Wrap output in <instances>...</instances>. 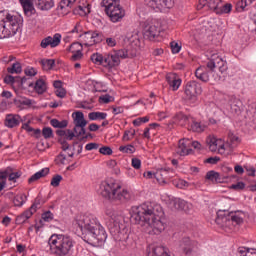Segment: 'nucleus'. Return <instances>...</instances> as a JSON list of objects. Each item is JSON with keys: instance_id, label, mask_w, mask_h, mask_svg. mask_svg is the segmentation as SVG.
I'll use <instances>...</instances> for the list:
<instances>
[{"instance_id": "obj_7", "label": "nucleus", "mask_w": 256, "mask_h": 256, "mask_svg": "<svg viewBox=\"0 0 256 256\" xmlns=\"http://www.w3.org/2000/svg\"><path fill=\"white\" fill-rule=\"evenodd\" d=\"M137 57V51H129L127 49L112 50L105 54L104 67L106 69H115L121 65V59H133Z\"/></svg>"}, {"instance_id": "obj_2", "label": "nucleus", "mask_w": 256, "mask_h": 256, "mask_svg": "<svg viewBox=\"0 0 256 256\" xmlns=\"http://www.w3.org/2000/svg\"><path fill=\"white\" fill-rule=\"evenodd\" d=\"M72 225L76 231H80L84 235L87 243L93 245H103L107 241V232L101 226L97 217L93 214H79L77 215Z\"/></svg>"}, {"instance_id": "obj_46", "label": "nucleus", "mask_w": 256, "mask_h": 256, "mask_svg": "<svg viewBox=\"0 0 256 256\" xmlns=\"http://www.w3.org/2000/svg\"><path fill=\"white\" fill-rule=\"evenodd\" d=\"M21 71H23V67L21 66V63H19V62H15L12 64L11 67L7 68V72L11 73L12 75L14 73L19 74V73H21Z\"/></svg>"}, {"instance_id": "obj_26", "label": "nucleus", "mask_w": 256, "mask_h": 256, "mask_svg": "<svg viewBox=\"0 0 256 256\" xmlns=\"http://www.w3.org/2000/svg\"><path fill=\"white\" fill-rule=\"evenodd\" d=\"M207 126L205 124H201V122H197L195 118H190V122L188 124V130L193 131V133H203Z\"/></svg>"}, {"instance_id": "obj_6", "label": "nucleus", "mask_w": 256, "mask_h": 256, "mask_svg": "<svg viewBox=\"0 0 256 256\" xmlns=\"http://www.w3.org/2000/svg\"><path fill=\"white\" fill-rule=\"evenodd\" d=\"M244 216L243 211L227 212L225 210H219L215 221L223 229H227V227L233 229L237 225H243Z\"/></svg>"}, {"instance_id": "obj_59", "label": "nucleus", "mask_w": 256, "mask_h": 256, "mask_svg": "<svg viewBox=\"0 0 256 256\" xmlns=\"http://www.w3.org/2000/svg\"><path fill=\"white\" fill-rule=\"evenodd\" d=\"M99 153L102 155H113V150L109 146H103L99 149Z\"/></svg>"}, {"instance_id": "obj_50", "label": "nucleus", "mask_w": 256, "mask_h": 256, "mask_svg": "<svg viewBox=\"0 0 256 256\" xmlns=\"http://www.w3.org/2000/svg\"><path fill=\"white\" fill-rule=\"evenodd\" d=\"M207 3H208L209 9H211L212 11H215L216 13L217 11H219L221 0H209Z\"/></svg>"}, {"instance_id": "obj_48", "label": "nucleus", "mask_w": 256, "mask_h": 256, "mask_svg": "<svg viewBox=\"0 0 256 256\" xmlns=\"http://www.w3.org/2000/svg\"><path fill=\"white\" fill-rule=\"evenodd\" d=\"M8 171V181L12 183H17V179L21 177V172H12L11 168H7Z\"/></svg>"}, {"instance_id": "obj_12", "label": "nucleus", "mask_w": 256, "mask_h": 256, "mask_svg": "<svg viewBox=\"0 0 256 256\" xmlns=\"http://www.w3.org/2000/svg\"><path fill=\"white\" fill-rule=\"evenodd\" d=\"M144 3L147 7L159 13L165 11V9H172L175 0H144Z\"/></svg>"}, {"instance_id": "obj_57", "label": "nucleus", "mask_w": 256, "mask_h": 256, "mask_svg": "<svg viewBox=\"0 0 256 256\" xmlns=\"http://www.w3.org/2000/svg\"><path fill=\"white\" fill-rule=\"evenodd\" d=\"M67 159V156H65V154L63 153H60L56 159H55V162L57 165H65V161Z\"/></svg>"}, {"instance_id": "obj_38", "label": "nucleus", "mask_w": 256, "mask_h": 256, "mask_svg": "<svg viewBox=\"0 0 256 256\" xmlns=\"http://www.w3.org/2000/svg\"><path fill=\"white\" fill-rule=\"evenodd\" d=\"M253 1L255 0H240L236 4V11H238V13H242V11H245L247 7L253 3Z\"/></svg>"}, {"instance_id": "obj_52", "label": "nucleus", "mask_w": 256, "mask_h": 256, "mask_svg": "<svg viewBox=\"0 0 256 256\" xmlns=\"http://www.w3.org/2000/svg\"><path fill=\"white\" fill-rule=\"evenodd\" d=\"M39 207H41V198L36 197L32 206L28 210H30L31 213L35 214L37 213V209H39Z\"/></svg>"}, {"instance_id": "obj_33", "label": "nucleus", "mask_w": 256, "mask_h": 256, "mask_svg": "<svg viewBox=\"0 0 256 256\" xmlns=\"http://www.w3.org/2000/svg\"><path fill=\"white\" fill-rule=\"evenodd\" d=\"M192 118L193 117L187 116V115L180 112V113L176 114L175 121H176V123H178V125H181L182 127H185V125L189 126L190 120Z\"/></svg>"}, {"instance_id": "obj_13", "label": "nucleus", "mask_w": 256, "mask_h": 256, "mask_svg": "<svg viewBox=\"0 0 256 256\" xmlns=\"http://www.w3.org/2000/svg\"><path fill=\"white\" fill-rule=\"evenodd\" d=\"M201 93V84L197 83L195 80L187 82L185 86V95L189 101L195 103V101H197V95H201Z\"/></svg>"}, {"instance_id": "obj_47", "label": "nucleus", "mask_w": 256, "mask_h": 256, "mask_svg": "<svg viewBox=\"0 0 256 256\" xmlns=\"http://www.w3.org/2000/svg\"><path fill=\"white\" fill-rule=\"evenodd\" d=\"M129 42L132 47H141V38L138 33L132 34V36L129 37Z\"/></svg>"}, {"instance_id": "obj_3", "label": "nucleus", "mask_w": 256, "mask_h": 256, "mask_svg": "<svg viewBox=\"0 0 256 256\" xmlns=\"http://www.w3.org/2000/svg\"><path fill=\"white\" fill-rule=\"evenodd\" d=\"M23 25L21 16H14L7 11H0V39H7L17 34Z\"/></svg>"}, {"instance_id": "obj_39", "label": "nucleus", "mask_w": 256, "mask_h": 256, "mask_svg": "<svg viewBox=\"0 0 256 256\" xmlns=\"http://www.w3.org/2000/svg\"><path fill=\"white\" fill-rule=\"evenodd\" d=\"M40 64L44 71H51L53 67H55V60L54 59H42L40 60Z\"/></svg>"}, {"instance_id": "obj_60", "label": "nucleus", "mask_w": 256, "mask_h": 256, "mask_svg": "<svg viewBox=\"0 0 256 256\" xmlns=\"http://www.w3.org/2000/svg\"><path fill=\"white\" fill-rule=\"evenodd\" d=\"M230 189H234V191H243V189H245V183L244 182H238L236 184H232L230 186Z\"/></svg>"}, {"instance_id": "obj_30", "label": "nucleus", "mask_w": 256, "mask_h": 256, "mask_svg": "<svg viewBox=\"0 0 256 256\" xmlns=\"http://www.w3.org/2000/svg\"><path fill=\"white\" fill-rule=\"evenodd\" d=\"M36 7L40 9V11H49V9H53L55 3L53 0H33Z\"/></svg>"}, {"instance_id": "obj_27", "label": "nucleus", "mask_w": 256, "mask_h": 256, "mask_svg": "<svg viewBox=\"0 0 256 256\" xmlns=\"http://www.w3.org/2000/svg\"><path fill=\"white\" fill-rule=\"evenodd\" d=\"M206 143H207L210 151H212V152L218 151V153H219V147H221V145H223V141L221 139H217V138L211 137V136H209L206 139Z\"/></svg>"}, {"instance_id": "obj_51", "label": "nucleus", "mask_w": 256, "mask_h": 256, "mask_svg": "<svg viewBox=\"0 0 256 256\" xmlns=\"http://www.w3.org/2000/svg\"><path fill=\"white\" fill-rule=\"evenodd\" d=\"M233 6L231 4L220 5L216 13L223 15V13H231Z\"/></svg>"}, {"instance_id": "obj_31", "label": "nucleus", "mask_w": 256, "mask_h": 256, "mask_svg": "<svg viewBox=\"0 0 256 256\" xmlns=\"http://www.w3.org/2000/svg\"><path fill=\"white\" fill-rule=\"evenodd\" d=\"M186 202L185 200H181L179 198H173L169 201L170 209H174L177 211H183L185 209Z\"/></svg>"}, {"instance_id": "obj_24", "label": "nucleus", "mask_w": 256, "mask_h": 256, "mask_svg": "<svg viewBox=\"0 0 256 256\" xmlns=\"http://www.w3.org/2000/svg\"><path fill=\"white\" fill-rule=\"evenodd\" d=\"M205 179L211 181V183H225V177H223L219 172H215L214 170L208 171L206 173Z\"/></svg>"}, {"instance_id": "obj_10", "label": "nucleus", "mask_w": 256, "mask_h": 256, "mask_svg": "<svg viewBox=\"0 0 256 256\" xmlns=\"http://www.w3.org/2000/svg\"><path fill=\"white\" fill-rule=\"evenodd\" d=\"M79 41L85 47H93V45H97V43L103 41V34L98 31H87L79 34Z\"/></svg>"}, {"instance_id": "obj_55", "label": "nucleus", "mask_w": 256, "mask_h": 256, "mask_svg": "<svg viewBox=\"0 0 256 256\" xmlns=\"http://www.w3.org/2000/svg\"><path fill=\"white\" fill-rule=\"evenodd\" d=\"M42 135L44 139H51L53 137V129L51 127H44L42 129Z\"/></svg>"}, {"instance_id": "obj_34", "label": "nucleus", "mask_w": 256, "mask_h": 256, "mask_svg": "<svg viewBox=\"0 0 256 256\" xmlns=\"http://www.w3.org/2000/svg\"><path fill=\"white\" fill-rule=\"evenodd\" d=\"M34 91L36 93H38V95H43V93H45V91H47V84L45 83V80L38 79L35 82Z\"/></svg>"}, {"instance_id": "obj_4", "label": "nucleus", "mask_w": 256, "mask_h": 256, "mask_svg": "<svg viewBox=\"0 0 256 256\" xmlns=\"http://www.w3.org/2000/svg\"><path fill=\"white\" fill-rule=\"evenodd\" d=\"M105 215L110 219L108 227L114 239L116 241H125L129 239V229H127V225L123 223V218L117 214L115 209L111 207L106 208Z\"/></svg>"}, {"instance_id": "obj_29", "label": "nucleus", "mask_w": 256, "mask_h": 256, "mask_svg": "<svg viewBox=\"0 0 256 256\" xmlns=\"http://www.w3.org/2000/svg\"><path fill=\"white\" fill-rule=\"evenodd\" d=\"M223 61V58L218 54H212L210 60L207 62V68L211 73H214L217 65H219Z\"/></svg>"}, {"instance_id": "obj_53", "label": "nucleus", "mask_w": 256, "mask_h": 256, "mask_svg": "<svg viewBox=\"0 0 256 256\" xmlns=\"http://www.w3.org/2000/svg\"><path fill=\"white\" fill-rule=\"evenodd\" d=\"M61 181H63V176L57 174L53 176L50 185H52V187H59Z\"/></svg>"}, {"instance_id": "obj_22", "label": "nucleus", "mask_w": 256, "mask_h": 256, "mask_svg": "<svg viewBox=\"0 0 256 256\" xmlns=\"http://www.w3.org/2000/svg\"><path fill=\"white\" fill-rule=\"evenodd\" d=\"M19 2L23 7V11L26 17H32V15L37 13L35 6H33V0H19Z\"/></svg>"}, {"instance_id": "obj_61", "label": "nucleus", "mask_w": 256, "mask_h": 256, "mask_svg": "<svg viewBox=\"0 0 256 256\" xmlns=\"http://www.w3.org/2000/svg\"><path fill=\"white\" fill-rule=\"evenodd\" d=\"M170 47H171L172 53L174 54H177L179 53V51H181V46L177 42H171Z\"/></svg>"}, {"instance_id": "obj_40", "label": "nucleus", "mask_w": 256, "mask_h": 256, "mask_svg": "<svg viewBox=\"0 0 256 256\" xmlns=\"http://www.w3.org/2000/svg\"><path fill=\"white\" fill-rule=\"evenodd\" d=\"M90 121L105 120L107 119V113L105 112H91L88 114Z\"/></svg>"}, {"instance_id": "obj_19", "label": "nucleus", "mask_w": 256, "mask_h": 256, "mask_svg": "<svg viewBox=\"0 0 256 256\" xmlns=\"http://www.w3.org/2000/svg\"><path fill=\"white\" fill-rule=\"evenodd\" d=\"M169 171H171L170 168H160L156 170L154 176L158 183H160V185L167 183V181H169V179L171 178V176L169 175Z\"/></svg>"}, {"instance_id": "obj_62", "label": "nucleus", "mask_w": 256, "mask_h": 256, "mask_svg": "<svg viewBox=\"0 0 256 256\" xmlns=\"http://www.w3.org/2000/svg\"><path fill=\"white\" fill-rule=\"evenodd\" d=\"M42 219L47 223L51 222V220L53 219V213H51V211L44 212L42 214Z\"/></svg>"}, {"instance_id": "obj_32", "label": "nucleus", "mask_w": 256, "mask_h": 256, "mask_svg": "<svg viewBox=\"0 0 256 256\" xmlns=\"http://www.w3.org/2000/svg\"><path fill=\"white\" fill-rule=\"evenodd\" d=\"M49 175V168H43L40 171L36 172L28 179V183H35V181H39V179H43V177H47Z\"/></svg>"}, {"instance_id": "obj_5", "label": "nucleus", "mask_w": 256, "mask_h": 256, "mask_svg": "<svg viewBox=\"0 0 256 256\" xmlns=\"http://www.w3.org/2000/svg\"><path fill=\"white\" fill-rule=\"evenodd\" d=\"M48 244L52 255L56 256H68L73 253V247H75V241L73 238L63 234H53Z\"/></svg>"}, {"instance_id": "obj_64", "label": "nucleus", "mask_w": 256, "mask_h": 256, "mask_svg": "<svg viewBox=\"0 0 256 256\" xmlns=\"http://www.w3.org/2000/svg\"><path fill=\"white\" fill-rule=\"evenodd\" d=\"M239 253H241V256H256V251L255 250H252V251H243V250H239Z\"/></svg>"}, {"instance_id": "obj_20", "label": "nucleus", "mask_w": 256, "mask_h": 256, "mask_svg": "<svg viewBox=\"0 0 256 256\" xmlns=\"http://www.w3.org/2000/svg\"><path fill=\"white\" fill-rule=\"evenodd\" d=\"M229 104L231 113L234 115H241V111H243V102L239 98L231 96Z\"/></svg>"}, {"instance_id": "obj_43", "label": "nucleus", "mask_w": 256, "mask_h": 256, "mask_svg": "<svg viewBox=\"0 0 256 256\" xmlns=\"http://www.w3.org/2000/svg\"><path fill=\"white\" fill-rule=\"evenodd\" d=\"M76 1L77 0H61L59 8L61 10L66 9V11H71V9L73 8V5H75Z\"/></svg>"}, {"instance_id": "obj_18", "label": "nucleus", "mask_w": 256, "mask_h": 256, "mask_svg": "<svg viewBox=\"0 0 256 256\" xmlns=\"http://www.w3.org/2000/svg\"><path fill=\"white\" fill-rule=\"evenodd\" d=\"M189 145H191V140L185 138L179 140L178 147L176 149L177 154L181 155V157L189 155V153H191V148H189Z\"/></svg>"}, {"instance_id": "obj_54", "label": "nucleus", "mask_w": 256, "mask_h": 256, "mask_svg": "<svg viewBox=\"0 0 256 256\" xmlns=\"http://www.w3.org/2000/svg\"><path fill=\"white\" fill-rule=\"evenodd\" d=\"M119 151H121L122 153L133 154L135 153V146L133 145L120 146Z\"/></svg>"}, {"instance_id": "obj_41", "label": "nucleus", "mask_w": 256, "mask_h": 256, "mask_svg": "<svg viewBox=\"0 0 256 256\" xmlns=\"http://www.w3.org/2000/svg\"><path fill=\"white\" fill-rule=\"evenodd\" d=\"M50 125H52V127H54L55 129H65V127L69 125V122L67 120L59 121L57 119H52L50 121Z\"/></svg>"}, {"instance_id": "obj_44", "label": "nucleus", "mask_w": 256, "mask_h": 256, "mask_svg": "<svg viewBox=\"0 0 256 256\" xmlns=\"http://www.w3.org/2000/svg\"><path fill=\"white\" fill-rule=\"evenodd\" d=\"M68 51L70 53H83V44L81 42H74L69 46Z\"/></svg>"}, {"instance_id": "obj_42", "label": "nucleus", "mask_w": 256, "mask_h": 256, "mask_svg": "<svg viewBox=\"0 0 256 256\" xmlns=\"http://www.w3.org/2000/svg\"><path fill=\"white\" fill-rule=\"evenodd\" d=\"M167 254V249L163 246H156L153 248L152 252L148 256H165Z\"/></svg>"}, {"instance_id": "obj_56", "label": "nucleus", "mask_w": 256, "mask_h": 256, "mask_svg": "<svg viewBox=\"0 0 256 256\" xmlns=\"http://www.w3.org/2000/svg\"><path fill=\"white\" fill-rule=\"evenodd\" d=\"M149 121V117H140V118H137L135 120H133V125L135 127H140V125H143V123H148Z\"/></svg>"}, {"instance_id": "obj_9", "label": "nucleus", "mask_w": 256, "mask_h": 256, "mask_svg": "<svg viewBox=\"0 0 256 256\" xmlns=\"http://www.w3.org/2000/svg\"><path fill=\"white\" fill-rule=\"evenodd\" d=\"M118 189H121V184L117 183V180L113 178H108L100 183L98 193L107 201L112 202Z\"/></svg>"}, {"instance_id": "obj_45", "label": "nucleus", "mask_w": 256, "mask_h": 256, "mask_svg": "<svg viewBox=\"0 0 256 256\" xmlns=\"http://www.w3.org/2000/svg\"><path fill=\"white\" fill-rule=\"evenodd\" d=\"M15 105H23L25 107H31L34 105L35 101L29 99V98H20L14 100Z\"/></svg>"}, {"instance_id": "obj_21", "label": "nucleus", "mask_w": 256, "mask_h": 256, "mask_svg": "<svg viewBox=\"0 0 256 256\" xmlns=\"http://www.w3.org/2000/svg\"><path fill=\"white\" fill-rule=\"evenodd\" d=\"M166 81L172 91H177L181 87V78L175 73H169L166 75Z\"/></svg>"}, {"instance_id": "obj_16", "label": "nucleus", "mask_w": 256, "mask_h": 256, "mask_svg": "<svg viewBox=\"0 0 256 256\" xmlns=\"http://www.w3.org/2000/svg\"><path fill=\"white\" fill-rule=\"evenodd\" d=\"M159 33H161V29H159V26L153 23L145 22L143 29L144 39H147L148 41H155V39L159 37Z\"/></svg>"}, {"instance_id": "obj_8", "label": "nucleus", "mask_w": 256, "mask_h": 256, "mask_svg": "<svg viewBox=\"0 0 256 256\" xmlns=\"http://www.w3.org/2000/svg\"><path fill=\"white\" fill-rule=\"evenodd\" d=\"M101 7L109 17L112 23H121L125 17V9L122 8L121 4L117 0H102Z\"/></svg>"}, {"instance_id": "obj_1", "label": "nucleus", "mask_w": 256, "mask_h": 256, "mask_svg": "<svg viewBox=\"0 0 256 256\" xmlns=\"http://www.w3.org/2000/svg\"><path fill=\"white\" fill-rule=\"evenodd\" d=\"M163 207L155 202H144L139 206L132 208L131 220L136 225H147L152 229L150 234L160 235L165 231V222H163Z\"/></svg>"}, {"instance_id": "obj_11", "label": "nucleus", "mask_w": 256, "mask_h": 256, "mask_svg": "<svg viewBox=\"0 0 256 256\" xmlns=\"http://www.w3.org/2000/svg\"><path fill=\"white\" fill-rule=\"evenodd\" d=\"M74 121V133H76V137H82L85 135V127H87V120H85V114L81 111L73 112L72 114Z\"/></svg>"}, {"instance_id": "obj_49", "label": "nucleus", "mask_w": 256, "mask_h": 256, "mask_svg": "<svg viewBox=\"0 0 256 256\" xmlns=\"http://www.w3.org/2000/svg\"><path fill=\"white\" fill-rule=\"evenodd\" d=\"M74 13H79V15H89V13H91V5L88 4L84 8L83 6H78V8L74 10Z\"/></svg>"}, {"instance_id": "obj_23", "label": "nucleus", "mask_w": 256, "mask_h": 256, "mask_svg": "<svg viewBox=\"0 0 256 256\" xmlns=\"http://www.w3.org/2000/svg\"><path fill=\"white\" fill-rule=\"evenodd\" d=\"M209 68L206 66H200L195 71V77L199 79V81H202L203 83H207L209 81V73L211 70H208Z\"/></svg>"}, {"instance_id": "obj_17", "label": "nucleus", "mask_w": 256, "mask_h": 256, "mask_svg": "<svg viewBox=\"0 0 256 256\" xmlns=\"http://www.w3.org/2000/svg\"><path fill=\"white\" fill-rule=\"evenodd\" d=\"M59 45H61V34L59 33L54 34L53 37L48 36L42 39L40 43L42 49H47L48 47L54 49V47H59Z\"/></svg>"}, {"instance_id": "obj_25", "label": "nucleus", "mask_w": 256, "mask_h": 256, "mask_svg": "<svg viewBox=\"0 0 256 256\" xmlns=\"http://www.w3.org/2000/svg\"><path fill=\"white\" fill-rule=\"evenodd\" d=\"M19 123H21V116L18 114H8L5 119L6 127L9 129H13V127H18Z\"/></svg>"}, {"instance_id": "obj_63", "label": "nucleus", "mask_w": 256, "mask_h": 256, "mask_svg": "<svg viewBox=\"0 0 256 256\" xmlns=\"http://www.w3.org/2000/svg\"><path fill=\"white\" fill-rule=\"evenodd\" d=\"M83 59V52H76L72 53V56L70 58L71 61H81Z\"/></svg>"}, {"instance_id": "obj_15", "label": "nucleus", "mask_w": 256, "mask_h": 256, "mask_svg": "<svg viewBox=\"0 0 256 256\" xmlns=\"http://www.w3.org/2000/svg\"><path fill=\"white\" fill-rule=\"evenodd\" d=\"M239 143H241V140L235 134L229 132L226 143L220 144L219 154L223 155L225 154V151H233V149H237Z\"/></svg>"}, {"instance_id": "obj_28", "label": "nucleus", "mask_w": 256, "mask_h": 256, "mask_svg": "<svg viewBox=\"0 0 256 256\" xmlns=\"http://www.w3.org/2000/svg\"><path fill=\"white\" fill-rule=\"evenodd\" d=\"M179 247H180V249H182V251L185 253V255H191V253L193 251V243L191 242V239L188 237L183 238L180 241Z\"/></svg>"}, {"instance_id": "obj_35", "label": "nucleus", "mask_w": 256, "mask_h": 256, "mask_svg": "<svg viewBox=\"0 0 256 256\" xmlns=\"http://www.w3.org/2000/svg\"><path fill=\"white\" fill-rule=\"evenodd\" d=\"M33 212H31L29 209L24 211L21 215L17 216L16 222L21 225L22 223H25L28 219H31L33 217Z\"/></svg>"}, {"instance_id": "obj_37", "label": "nucleus", "mask_w": 256, "mask_h": 256, "mask_svg": "<svg viewBox=\"0 0 256 256\" xmlns=\"http://www.w3.org/2000/svg\"><path fill=\"white\" fill-rule=\"evenodd\" d=\"M91 61L95 63V65H102L105 67V54L94 53L91 55Z\"/></svg>"}, {"instance_id": "obj_14", "label": "nucleus", "mask_w": 256, "mask_h": 256, "mask_svg": "<svg viewBox=\"0 0 256 256\" xmlns=\"http://www.w3.org/2000/svg\"><path fill=\"white\" fill-rule=\"evenodd\" d=\"M135 198V195H133V192H131L128 189L125 188H121L120 185V189H118L116 191V193H114V196L112 198V203H129V201H133V199Z\"/></svg>"}, {"instance_id": "obj_36", "label": "nucleus", "mask_w": 256, "mask_h": 256, "mask_svg": "<svg viewBox=\"0 0 256 256\" xmlns=\"http://www.w3.org/2000/svg\"><path fill=\"white\" fill-rule=\"evenodd\" d=\"M26 201L27 196L25 194H18L12 200V202L14 203V207H23Z\"/></svg>"}, {"instance_id": "obj_58", "label": "nucleus", "mask_w": 256, "mask_h": 256, "mask_svg": "<svg viewBox=\"0 0 256 256\" xmlns=\"http://www.w3.org/2000/svg\"><path fill=\"white\" fill-rule=\"evenodd\" d=\"M216 69H219L221 73H225L227 71V61L222 60L219 64L216 65Z\"/></svg>"}]
</instances>
